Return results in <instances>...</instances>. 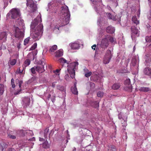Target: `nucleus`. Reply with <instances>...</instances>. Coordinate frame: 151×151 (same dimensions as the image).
<instances>
[{
    "label": "nucleus",
    "instance_id": "f257e3e1",
    "mask_svg": "<svg viewBox=\"0 0 151 151\" xmlns=\"http://www.w3.org/2000/svg\"><path fill=\"white\" fill-rule=\"evenodd\" d=\"M48 9L47 11L49 10L54 13H56L60 7L61 8V10L60 12V19L62 24L59 25H56L54 28V29L59 30L60 27L63 26L69 22L70 14L68 9V7L66 5L62 6L58 0H52L48 4Z\"/></svg>",
    "mask_w": 151,
    "mask_h": 151
},
{
    "label": "nucleus",
    "instance_id": "f03ea898",
    "mask_svg": "<svg viewBox=\"0 0 151 151\" xmlns=\"http://www.w3.org/2000/svg\"><path fill=\"white\" fill-rule=\"evenodd\" d=\"M41 17L38 16L31 24V29H35L34 33L31 36L35 41L39 40L41 38L43 32V25L41 24Z\"/></svg>",
    "mask_w": 151,
    "mask_h": 151
},
{
    "label": "nucleus",
    "instance_id": "7ed1b4c3",
    "mask_svg": "<svg viewBox=\"0 0 151 151\" xmlns=\"http://www.w3.org/2000/svg\"><path fill=\"white\" fill-rule=\"evenodd\" d=\"M14 25L13 29L14 35L17 38L20 39L23 38L24 36V32L25 29L24 24L23 20H20L19 23L17 22Z\"/></svg>",
    "mask_w": 151,
    "mask_h": 151
},
{
    "label": "nucleus",
    "instance_id": "20e7f679",
    "mask_svg": "<svg viewBox=\"0 0 151 151\" xmlns=\"http://www.w3.org/2000/svg\"><path fill=\"white\" fill-rule=\"evenodd\" d=\"M10 13H11V17L13 19L18 18L16 22V24H17V22L19 23L21 20H23L20 18V16L21 14L20 10L19 9L16 8L12 9L7 14V16L9 15Z\"/></svg>",
    "mask_w": 151,
    "mask_h": 151
},
{
    "label": "nucleus",
    "instance_id": "39448f33",
    "mask_svg": "<svg viewBox=\"0 0 151 151\" xmlns=\"http://www.w3.org/2000/svg\"><path fill=\"white\" fill-rule=\"evenodd\" d=\"M78 62H75L71 63L68 65V71L69 73L70 77L72 78H75V70L78 68Z\"/></svg>",
    "mask_w": 151,
    "mask_h": 151
},
{
    "label": "nucleus",
    "instance_id": "423d86ee",
    "mask_svg": "<svg viewBox=\"0 0 151 151\" xmlns=\"http://www.w3.org/2000/svg\"><path fill=\"white\" fill-rule=\"evenodd\" d=\"M92 2V5L94 9L97 13L100 14L102 12L104 6L102 4L101 0H91Z\"/></svg>",
    "mask_w": 151,
    "mask_h": 151
},
{
    "label": "nucleus",
    "instance_id": "0eeeda50",
    "mask_svg": "<svg viewBox=\"0 0 151 151\" xmlns=\"http://www.w3.org/2000/svg\"><path fill=\"white\" fill-rule=\"evenodd\" d=\"M27 6L33 12L36 11L37 8L36 4L34 2L35 0H26Z\"/></svg>",
    "mask_w": 151,
    "mask_h": 151
},
{
    "label": "nucleus",
    "instance_id": "6e6552de",
    "mask_svg": "<svg viewBox=\"0 0 151 151\" xmlns=\"http://www.w3.org/2000/svg\"><path fill=\"white\" fill-rule=\"evenodd\" d=\"M112 55L110 50H107L106 53L103 59V63L105 64L108 63L111 58Z\"/></svg>",
    "mask_w": 151,
    "mask_h": 151
},
{
    "label": "nucleus",
    "instance_id": "1a4fd4ad",
    "mask_svg": "<svg viewBox=\"0 0 151 151\" xmlns=\"http://www.w3.org/2000/svg\"><path fill=\"white\" fill-rule=\"evenodd\" d=\"M138 56L137 55L133 56L131 63V65L135 67L137 71H138Z\"/></svg>",
    "mask_w": 151,
    "mask_h": 151
},
{
    "label": "nucleus",
    "instance_id": "9d476101",
    "mask_svg": "<svg viewBox=\"0 0 151 151\" xmlns=\"http://www.w3.org/2000/svg\"><path fill=\"white\" fill-rule=\"evenodd\" d=\"M109 45V41L106 37L102 39L100 45V47L103 49L104 50L105 48H107Z\"/></svg>",
    "mask_w": 151,
    "mask_h": 151
},
{
    "label": "nucleus",
    "instance_id": "9b49d317",
    "mask_svg": "<svg viewBox=\"0 0 151 151\" xmlns=\"http://www.w3.org/2000/svg\"><path fill=\"white\" fill-rule=\"evenodd\" d=\"M106 14L108 18L114 21H117L119 22H120V18L121 16L120 15H116L115 16H113L110 13H106Z\"/></svg>",
    "mask_w": 151,
    "mask_h": 151
},
{
    "label": "nucleus",
    "instance_id": "f8f14e48",
    "mask_svg": "<svg viewBox=\"0 0 151 151\" xmlns=\"http://www.w3.org/2000/svg\"><path fill=\"white\" fill-rule=\"evenodd\" d=\"M23 105L24 107H27L28 106L30 103V99L28 97L23 98L22 99Z\"/></svg>",
    "mask_w": 151,
    "mask_h": 151
},
{
    "label": "nucleus",
    "instance_id": "ddd939ff",
    "mask_svg": "<svg viewBox=\"0 0 151 151\" xmlns=\"http://www.w3.org/2000/svg\"><path fill=\"white\" fill-rule=\"evenodd\" d=\"M144 74L146 76H147L150 78H151V68L150 67H146L143 70Z\"/></svg>",
    "mask_w": 151,
    "mask_h": 151
},
{
    "label": "nucleus",
    "instance_id": "4468645a",
    "mask_svg": "<svg viewBox=\"0 0 151 151\" xmlns=\"http://www.w3.org/2000/svg\"><path fill=\"white\" fill-rule=\"evenodd\" d=\"M145 64L146 65L148 66L150 62V60H151V54H147L145 55Z\"/></svg>",
    "mask_w": 151,
    "mask_h": 151
},
{
    "label": "nucleus",
    "instance_id": "2eb2a0df",
    "mask_svg": "<svg viewBox=\"0 0 151 151\" xmlns=\"http://www.w3.org/2000/svg\"><path fill=\"white\" fill-rule=\"evenodd\" d=\"M7 34L6 32H2L0 33V40H2L5 42L6 40Z\"/></svg>",
    "mask_w": 151,
    "mask_h": 151
},
{
    "label": "nucleus",
    "instance_id": "dca6fc26",
    "mask_svg": "<svg viewBox=\"0 0 151 151\" xmlns=\"http://www.w3.org/2000/svg\"><path fill=\"white\" fill-rule=\"evenodd\" d=\"M44 66L37 65L36 67V70L40 73L44 72L45 70L44 69Z\"/></svg>",
    "mask_w": 151,
    "mask_h": 151
},
{
    "label": "nucleus",
    "instance_id": "f3484780",
    "mask_svg": "<svg viewBox=\"0 0 151 151\" xmlns=\"http://www.w3.org/2000/svg\"><path fill=\"white\" fill-rule=\"evenodd\" d=\"M131 30L132 32L131 37L132 39L133 40V34L137 35L138 34V30L134 26H132L131 27Z\"/></svg>",
    "mask_w": 151,
    "mask_h": 151
},
{
    "label": "nucleus",
    "instance_id": "a211bd4d",
    "mask_svg": "<svg viewBox=\"0 0 151 151\" xmlns=\"http://www.w3.org/2000/svg\"><path fill=\"white\" fill-rule=\"evenodd\" d=\"M71 48L73 50L78 49L80 47L78 42H74L71 44Z\"/></svg>",
    "mask_w": 151,
    "mask_h": 151
},
{
    "label": "nucleus",
    "instance_id": "6ab92c4d",
    "mask_svg": "<svg viewBox=\"0 0 151 151\" xmlns=\"http://www.w3.org/2000/svg\"><path fill=\"white\" fill-rule=\"evenodd\" d=\"M83 71L85 74V76L86 77L90 76L92 74V72L91 71H89L86 68H85L83 69Z\"/></svg>",
    "mask_w": 151,
    "mask_h": 151
},
{
    "label": "nucleus",
    "instance_id": "aec40b11",
    "mask_svg": "<svg viewBox=\"0 0 151 151\" xmlns=\"http://www.w3.org/2000/svg\"><path fill=\"white\" fill-rule=\"evenodd\" d=\"M71 91L72 93L74 94H77L78 91L76 88V83H75L74 87H72L71 88Z\"/></svg>",
    "mask_w": 151,
    "mask_h": 151
},
{
    "label": "nucleus",
    "instance_id": "412c9836",
    "mask_svg": "<svg viewBox=\"0 0 151 151\" xmlns=\"http://www.w3.org/2000/svg\"><path fill=\"white\" fill-rule=\"evenodd\" d=\"M63 55V51L62 49H60L57 51L55 53L56 57H59Z\"/></svg>",
    "mask_w": 151,
    "mask_h": 151
},
{
    "label": "nucleus",
    "instance_id": "4be33fe9",
    "mask_svg": "<svg viewBox=\"0 0 151 151\" xmlns=\"http://www.w3.org/2000/svg\"><path fill=\"white\" fill-rule=\"evenodd\" d=\"M115 29L114 27L111 26H108L106 28V32L110 33H114Z\"/></svg>",
    "mask_w": 151,
    "mask_h": 151
},
{
    "label": "nucleus",
    "instance_id": "5701e85b",
    "mask_svg": "<svg viewBox=\"0 0 151 151\" xmlns=\"http://www.w3.org/2000/svg\"><path fill=\"white\" fill-rule=\"evenodd\" d=\"M25 133H26V131L22 129L16 131V133L17 134V135L20 136L24 135Z\"/></svg>",
    "mask_w": 151,
    "mask_h": 151
},
{
    "label": "nucleus",
    "instance_id": "b1692460",
    "mask_svg": "<svg viewBox=\"0 0 151 151\" xmlns=\"http://www.w3.org/2000/svg\"><path fill=\"white\" fill-rule=\"evenodd\" d=\"M124 89L128 92H131L132 90V88L131 85H130L126 86L124 88Z\"/></svg>",
    "mask_w": 151,
    "mask_h": 151
},
{
    "label": "nucleus",
    "instance_id": "393cba45",
    "mask_svg": "<svg viewBox=\"0 0 151 151\" xmlns=\"http://www.w3.org/2000/svg\"><path fill=\"white\" fill-rule=\"evenodd\" d=\"M139 90L141 91L147 92L150 90L151 89L148 87H141L139 88Z\"/></svg>",
    "mask_w": 151,
    "mask_h": 151
},
{
    "label": "nucleus",
    "instance_id": "a878e982",
    "mask_svg": "<svg viewBox=\"0 0 151 151\" xmlns=\"http://www.w3.org/2000/svg\"><path fill=\"white\" fill-rule=\"evenodd\" d=\"M132 22L136 25L139 24V20H138L136 16L133 17L132 18Z\"/></svg>",
    "mask_w": 151,
    "mask_h": 151
},
{
    "label": "nucleus",
    "instance_id": "bb28decb",
    "mask_svg": "<svg viewBox=\"0 0 151 151\" xmlns=\"http://www.w3.org/2000/svg\"><path fill=\"white\" fill-rule=\"evenodd\" d=\"M120 87V85L119 83H115L112 86V88L114 90H117L119 89Z\"/></svg>",
    "mask_w": 151,
    "mask_h": 151
},
{
    "label": "nucleus",
    "instance_id": "cd10ccee",
    "mask_svg": "<svg viewBox=\"0 0 151 151\" xmlns=\"http://www.w3.org/2000/svg\"><path fill=\"white\" fill-rule=\"evenodd\" d=\"M42 147L45 148H48L50 147V145L47 140H46V141L43 143Z\"/></svg>",
    "mask_w": 151,
    "mask_h": 151
},
{
    "label": "nucleus",
    "instance_id": "c85d7f7f",
    "mask_svg": "<svg viewBox=\"0 0 151 151\" xmlns=\"http://www.w3.org/2000/svg\"><path fill=\"white\" fill-rule=\"evenodd\" d=\"M91 106H93L94 108H96L99 107V104L98 101H95L92 102H91Z\"/></svg>",
    "mask_w": 151,
    "mask_h": 151
},
{
    "label": "nucleus",
    "instance_id": "c756f323",
    "mask_svg": "<svg viewBox=\"0 0 151 151\" xmlns=\"http://www.w3.org/2000/svg\"><path fill=\"white\" fill-rule=\"evenodd\" d=\"M57 88L58 89L65 93V89L64 86L60 85H58L57 86Z\"/></svg>",
    "mask_w": 151,
    "mask_h": 151
},
{
    "label": "nucleus",
    "instance_id": "7c9ffc66",
    "mask_svg": "<svg viewBox=\"0 0 151 151\" xmlns=\"http://www.w3.org/2000/svg\"><path fill=\"white\" fill-rule=\"evenodd\" d=\"M106 36L107 39L108 40H109L111 43H113L115 41V40L113 37L110 36L109 35H107Z\"/></svg>",
    "mask_w": 151,
    "mask_h": 151
},
{
    "label": "nucleus",
    "instance_id": "2f4dec72",
    "mask_svg": "<svg viewBox=\"0 0 151 151\" xmlns=\"http://www.w3.org/2000/svg\"><path fill=\"white\" fill-rule=\"evenodd\" d=\"M4 91V86L3 84H0V95H2Z\"/></svg>",
    "mask_w": 151,
    "mask_h": 151
},
{
    "label": "nucleus",
    "instance_id": "473e14b6",
    "mask_svg": "<svg viewBox=\"0 0 151 151\" xmlns=\"http://www.w3.org/2000/svg\"><path fill=\"white\" fill-rule=\"evenodd\" d=\"M59 62L62 63H67L68 64L69 63L68 62L67 60L63 58H61L58 60Z\"/></svg>",
    "mask_w": 151,
    "mask_h": 151
},
{
    "label": "nucleus",
    "instance_id": "72a5a7b5",
    "mask_svg": "<svg viewBox=\"0 0 151 151\" xmlns=\"http://www.w3.org/2000/svg\"><path fill=\"white\" fill-rule=\"evenodd\" d=\"M15 135H13L12 133H10V134H8V137L10 138H11L12 139H15L16 137V136H18L17 134L16 133V131L15 132Z\"/></svg>",
    "mask_w": 151,
    "mask_h": 151
},
{
    "label": "nucleus",
    "instance_id": "f704fd0d",
    "mask_svg": "<svg viewBox=\"0 0 151 151\" xmlns=\"http://www.w3.org/2000/svg\"><path fill=\"white\" fill-rule=\"evenodd\" d=\"M44 97L47 99V100H49L50 97L51 95L49 93L47 92H45L44 94Z\"/></svg>",
    "mask_w": 151,
    "mask_h": 151
},
{
    "label": "nucleus",
    "instance_id": "c9c22d12",
    "mask_svg": "<svg viewBox=\"0 0 151 151\" xmlns=\"http://www.w3.org/2000/svg\"><path fill=\"white\" fill-rule=\"evenodd\" d=\"M45 63V61H43L42 60H40L37 63L38 64V65L44 66Z\"/></svg>",
    "mask_w": 151,
    "mask_h": 151
},
{
    "label": "nucleus",
    "instance_id": "e433bc0d",
    "mask_svg": "<svg viewBox=\"0 0 151 151\" xmlns=\"http://www.w3.org/2000/svg\"><path fill=\"white\" fill-rule=\"evenodd\" d=\"M16 83L18 84L19 87V89L22 88V81H19L18 79H17L16 81Z\"/></svg>",
    "mask_w": 151,
    "mask_h": 151
},
{
    "label": "nucleus",
    "instance_id": "4c0bfd02",
    "mask_svg": "<svg viewBox=\"0 0 151 151\" xmlns=\"http://www.w3.org/2000/svg\"><path fill=\"white\" fill-rule=\"evenodd\" d=\"M57 48V46L56 45H54L50 47V51L51 52H54L56 50Z\"/></svg>",
    "mask_w": 151,
    "mask_h": 151
},
{
    "label": "nucleus",
    "instance_id": "58836bf2",
    "mask_svg": "<svg viewBox=\"0 0 151 151\" xmlns=\"http://www.w3.org/2000/svg\"><path fill=\"white\" fill-rule=\"evenodd\" d=\"M49 129L48 128H46L45 130L44 133V136L45 138H47V135L49 134Z\"/></svg>",
    "mask_w": 151,
    "mask_h": 151
},
{
    "label": "nucleus",
    "instance_id": "ea45409f",
    "mask_svg": "<svg viewBox=\"0 0 151 151\" xmlns=\"http://www.w3.org/2000/svg\"><path fill=\"white\" fill-rule=\"evenodd\" d=\"M127 117L125 119H123V120L124 121V122H122V126L123 127H125L127 125Z\"/></svg>",
    "mask_w": 151,
    "mask_h": 151
},
{
    "label": "nucleus",
    "instance_id": "a19ab883",
    "mask_svg": "<svg viewBox=\"0 0 151 151\" xmlns=\"http://www.w3.org/2000/svg\"><path fill=\"white\" fill-rule=\"evenodd\" d=\"M124 84L126 86L130 85V80L129 78L127 79L124 82Z\"/></svg>",
    "mask_w": 151,
    "mask_h": 151
},
{
    "label": "nucleus",
    "instance_id": "79ce46f5",
    "mask_svg": "<svg viewBox=\"0 0 151 151\" xmlns=\"http://www.w3.org/2000/svg\"><path fill=\"white\" fill-rule=\"evenodd\" d=\"M30 63V61L29 59H26L24 61V63L25 64V66H28Z\"/></svg>",
    "mask_w": 151,
    "mask_h": 151
},
{
    "label": "nucleus",
    "instance_id": "37998d69",
    "mask_svg": "<svg viewBox=\"0 0 151 151\" xmlns=\"http://www.w3.org/2000/svg\"><path fill=\"white\" fill-rule=\"evenodd\" d=\"M97 95L98 97H102L103 96L104 93L102 92L99 91L97 93Z\"/></svg>",
    "mask_w": 151,
    "mask_h": 151
},
{
    "label": "nucleus",
    "instance_id": "c03bdc74",
    "mask_svg": "<svg viewBox=\"0 0 151 151\" xmlns=\"http://www.w3.org/2000/svg\"><path fill=\"white\" fill-rule=\"evenodd\" d=\"M30 39V37H28L24 40V44L25 45H26L28 43Z\"/></svg>",
    "mask_w": 151,
    "mask_h": 151
},
{
    "label": "nucleus",
    "instance_id": "a18cd8bd",
    "mask_svg": "<svg viewBox=\"0 0 151 151\" xmlns=\"http://www.w3.org/2000/svg\"><path fill=\"white\" fill-rule=\"evenodd\" d=\"M37 43H35L30 48V50H32L35 49L37 47Z\"/></svg>",
    "mask_w": 151,
    "mask_h": 151
},
{
    "label": "nucleus",
    "instance_id": "49530a36",
    "mask_svg": "<svg viewBox=\"0 0 151 151\" xmlns=\"http://www.w3.org/2000/svg\"><path fill=\"white\" fill-rule=\"evenodd\" d=\"M103 19L102 18H100L99 19H98L97 22L98 24L99 25L101 24V23H103Z\"/></svg>",
    "mask_w": 151,
    "mask_h": 151
},
{
    "label": "nucleus",
    "instance_id": "de8ad7c7",
    "mask_svg": "<svg viewBox=\"0 0 151 151\" xmlns=\"http://www.w3.org/2000/svg\"><path fill=\"white\" fill-rule=\"evenodd\" d=\"M26 133L28 134L29 135L32 136L33 133L32 131L30 130H27L26 131Z\"/></svg>",
    "mask_w": 151,
    "mask_h": 151
},
{
    "label": "nucleus",
    "instance_id": "09e8293b",
    "mask_svg": "<svg viewBox=\"0 0 151 151\" xmlns=\"http://www.w3.org/2000/svg\"><path fill=\"white\" fill-rule=\"evenodd\" d=\"M16 63V60L15 59H13L12 60H11L10 61V64L11 65H14Z\"/></svg>",
    "mask_w": 151,
    "mask_h": 151
},
{
    "label": "nucleus",
    "instance_id": "8fccbe9b",
    "mask_svg": "<svg viewBox=\"0 0 151 151\" xmlns=\"http://www.w3.org/2000/svg\"><path fill=\"white\" fill-rule=\"evenodd\" d=\"M36 67L35 66L32 67L31 69V71L32 74H35L36 73Z\"/></svg>",
    "mask_w": 151,
    "mask_h": 151
},
{
    "label": "nucleus",
    "instance_id": "3c124183",
    "mask_svg": "<svg viewBox=\"0 0 151 151\" xmlns=\"http://www.w3.org/2000/svg\"><path fill=\"white\" fill-rule=\"evenodd\" d=\"M145 40L147 42H151V36H146L145 38Z\"/></svg>",
    "mask_w": 151,
    "mask_h": 151
},
{
    "label": "nucleus",
    "instance_id": "603ef678",
    "mask_svg": "<svg viewBox=\"0 0 151 151\" xmlns=\"http://www.w3.org/2000/svg\"><path fill=\"white\" fill-rule=\"evenodd\" d=\"M22 88H20V89H19V90H18L15 91L14 93V95H18L19 94H20L21 93V91L22 90Z\"/></svg>",
    "mask_w": 151,
    "mask_h": 151
},
{
    "label": "nucleus",
    "instance_id": "864d4df0",
    "mask_svg": "<svg viewBox=\"0 0 151 151\" xmlns=\"http://www.w3.org/2000/svg\"><path fill=\"white\" fill-rule=\"evenodd\" d=\"M9 0H4V7H6L8 4V1Z\"/></svg>",
    "mask_w": 151,
    "mask_h": 151
},
{
    "label": "nucleus",
    "instance_id": "5fc2aeb1",
    "mask_svg": "<svg viewBox=\"0 0 151 151\" xmlns=\"http://www.w3.org/2000/svg\"><path fill=\"white\" fill-rule=\"evenodd\" d=\"M90 85L91 87L92 88H93L95 86L94 84L92 82H90Z\"/></svg>",
    "mask_w": 151,
    "mask_h": 151
},
{
    "label": "nucleus",
    "instance_id": "6e6d98bb",
    "mask_svg": "<svg viewBox=\"0 0 151 151\" xmlns=\"http://www.w3.org/2000/svg\"><path fill=\"white\" fill-rule=\"evenodd\" d=\"M65 78L67 81H69V75L68 74H66L65 76Z\"/></svg>",
    "mask_w": 151,
    "mask_h": 151
},
{
    "label": "nucleus",
    "instance_id": "4d7b16f0",
    "mask_svg": "<svg viewBox=\"0 0 151 151\" xmlns=\"http://www.w3.org/2000/svg\"><path fill=\"white\" fill-rule=\"evenodd\" d=\"M118 118L120 119L122 118V116L121 113L119 114L118 115Z\"/></svg>",
    "mask_w": 151,
    "mask_h": 151
},
{
    "label": "nucleus",
    "instance_id": "13d9d810",
    "mask_svg": "<svg viewBox=\"0 0 151 151\" xmlns=\"http://www.w3.org/2000/svg\"><path fill=\"white\" fill-rule=\"evenodd\" d=\"M60 70L57 69L55 70L53 72L54 73L57 74L56 73H58L59 72Z\"/></svg>",
    "mask_w": 151,
    "mask_h": 151
},
{
    "label": "nucleus",
    "instance_id": "bf43d9fd",
    "mask_svg": "<svg viewBox=\"0 0 151 151\" xmlns=\"http://www.w3.org/2000/svg\"><path fill=\"white\" fill-rule=\"evenodd\" d=\"M114 147H115L113 146V149L111 151V150L110 148H109V151H116V149H115V148H114Z\"/></svg>",
    "mask_w": 151,
    "mask_h": 151
},
{
    "label": "nucleus",
    "instance_id": "052dcab7",
    "mask_svg": "<svg viewBox=\"0 0 151 151\" xmlns=\"http://www.w3.org/2000/svg\"><path fill=\"white\" fill-rule=\"evenodd\" d=\"M140 9H139L138 10V13H137V15L138 17H139V15L140 14Z\"/></svg>",
    "mask_w": 151,
    "mask_h": 151
},
{
    "label": "nucleus",
    "instance_id": "680f3d73",
    "mask_svg": "<svg viewBox=\"0 0 151 151\" xmlns=\"http://www.w3.org/2000/svg\"><path fill=\"white\" fill-rule=\"evenodd\" d=\"M35 139L34 137H32L31 139H29V141H35Z\"/></svg>",
    "mask_w": 151,
    "mask_h": 151
},
{
    "label": "nucleus",
    "instance_id": "e2e57ef3",
    "mask_svg": "<svg viewBox=\"0 0 151 151\" xmlns=\"http://www.w3.org/2000/svg\"><path fill=\"white\" fill-rule=\"evenodd\" d=\"M96 47V45H93L91 47V48L92 49H93V50H95V48Z\"/></svg>",
    "mask_w": 151,
    "mask_h": 151
},
{
    "label": "nucleus",
    "instance_id": "0e129e2a",
    "mask_svg": "<svg viewBox=\"0 0 151 151\" xmlns=\"http://www.w3.org/2000/svg\"><path fill=\"white\" fill-rule=\"evenodd\" d=\"M11 85L12 86V87L13 88H14L15 87V84L14 83H11Z\"/></svg>",
    "mask_w": 151,
    "mask_h": 151
},
{
    "label": "nucleus",
    "instance_id": "69168bd1",
    "mask_svg": "<svg viewBox=\"0 0 151 151\" xmlns=\"http://www.w3.org/2000/svg\"><path fill=\"white\" fill-rule=\"evenodd\" d=\"M8 151H16L15 150L14 148H9L8 150Z\"/></svg>",
    "mask_w": 151,
    "mask_h": 151
},
{
    "label": "nucleus",
    "instance_id": "338daca9",
    "mask_svg": "<svg viewBox=\"0 0 151 151\" xmlns=\"http://www.w3.org/2000/svg\"><path fill=\"white\" fill-rule=\"evenodd\" d=\"M148 18L149 19H151V9H150V16H149L148 17Z\"/></svg>",
    "mask_w": 151,
    "mask_h": 151
},
{
    "label": "nucleus",
    "instance_id": "774afa93",
    "mask_svg": "<svg viewBox=\"0 0 151 151\" xmlns=\"http://www.w3.org/2000/svg\"><path fill=\"white\" fill-rule=\"evenodd\" d=\"M56 82H53L52 84V86L53 87H54L55 86Z\"/></svg>",
    "mask_w": 151,
    "mask_h": 151
}]
</instances>
